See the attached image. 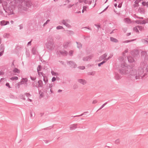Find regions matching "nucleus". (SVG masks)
<instances>
[{"label":"nucleus","mask_w":148,"mask_h":148,"mask_svg":"<svg viewBox=\"0 0 148 148\" xmlns=\"http://www.w3.org/2000/svg\"><path fill=\"white\" fill-rule=\"evenodd\" d=\"M121 68L119 69L120 73L121 74H128V78L130 80L134 81L135 80L139 79L140 76L137 74L136 70L132 69L128 70L127 67L125 65L121 64Z\"/></svg>","instance_id":"1"},{"label":"nucleus","mask_w":148,"mask_h":148,"mask_svg":"<svg viewBox=\"0 0 148 148\" xmlns=\"http://www.w3.org/2000/svg\"><path fill=\"white\" fill-rule=\"evenodd\" d=\"M32 3L29 1L24 3V5H19L18 10L19 12L21 13L23 11H26L27 10V8H30L31 6Z\"/></svg>","instance_id":"2"},{"label":"nucleus","mask_w":148,"mask_h":148,"mask_svg":"<svg viewBox=\"0 0 148 148\" xmlns=\"http://www.w3.org/2000/svg\"><path fill=\"white\" fill-rule=\"evenodd\" d=\"M46 48L47 49L50 51H52L55 47L53 41H50L45 44Z\"/></svg>","instance_id":"3"},{"label":"nucleus","mask_w":148,"mask_h":148,"mask_svg":"<svg viewBox=\"0 0 148 148\" xmlns=\"http://www.w3.org/2000/svg\"><path fill=\"white\" fill-rule=\"evenodd\" d=\"M67 64H69L70 65L71 67H73L75 68H76L77 66L76 64L73 61H67Z\"/></svg>","instance_id":"4"},{"label":"nucleus","mask_w":148,"mask_h":148,"mask_svg":"<svg viewBox=\"0 0 148 148\" xmlns=\"http://www.w3.org/2000/svg\"><path fill=\"white\" fill-rule=\"evenodd\" d=\"M28 79L27 78H22L21 81L20 82L21 83V84H23L25 85V86H27V82Z\"/></svg>","instance_id":"5"},{"label":"nucleus","mask_w":148,"mask_h":148,"mask_svg":"<svg viewBox=\"0 0 148 148\" xmlns=\"http://www.w3.org/2000/svg\"><path fill=\"white\" fill-rule=\"evenodd\" d=\"M79 124V123L74 124L70 125V129L71 130H74L77 128V126Z\"/></svg>","instance_id":"6"},{"label":"nucleus","mask_w":148,"mask_h":148,"mask_svg":"<svg viewBox=\"0 0 148 148\" xmlns=\"http://www.w3.org/2000/svg\"><path fill=\"white\" fill-rule=\"evenodd\" d=\"M6 12H7L9 15H11L14 14L13 10L10 7L8 8V9L6 11L5 10Z\"/></svg>","instance_id":"7"},{"label":"nucleus","mask_w":148,"mask_h":148,"mask_svg":"<svg viewBox=\"0 0 148 148\" xmlns=\"http://www.w3.org/2000/svg\"><path fill=\"white\" fill-rule=\"evenodd\" d=\"M108 54L107 53H105L103 55L100 56L99 58V61H101L103 59H105L106 57Z\"/></svg>","instance_id":"8"},{"label":"nucleus","mask_w":148,"mask_h":148,"mask_svg":"<svg viewBox=\"0 0 148 148\" xmlns=\"http://www.w3.org/2000/svg\"><path fill=\"white\" fill-rule=\"evenodd\" d=\"M92 57L93 56L92 55H90L88 56L83 57V60L84 61H88V60H90Z\"/></svg>","instance_id":"9"},{"label":"nucleus","mask_w":148,"mask_h":148,"mask_svg":"<svg viewBox=\"0 0 148 148\" xmlns=\"http://www.w3.org/2000/svg\"><path fill=\"white\" fill-rule=\"evenodd\" d=\"M77 81L79 83L83 85H85L87 83V82L86 80L82 79H79L77 80Z\"/></svg>","instance_id":"10"},{"label":"nucleus","mask_w":148,"mask_h":148,"mask_svg":"<svg viewBox=\"0 0 148 148\" xmlns=\"http://www.w3.org/2000/svg\"><path fill=\"white\" fill-rule=\"evenodd\" d=\"M41 69H42V67H41V66L40 65H39L37 68V72H38V74L39 75H40L39 74L40 73H41V75H42V74H43V73L42 72H39V71H41Z\"/></svg>","instance_id":"11"},{"label":"nucleus","mask_w":148,"mask_h":148,"mask_svg":"<svg viewBox=\"0 0 148 148\" xmlns=\"http://www.w3.org/2000/svg\"><path fill=\"white\" fill-rule=\"evenodd\" d=\"M59 52L60 54L64 56H66L68 54V52L65 50L63 51H60Z\"/></svg>","instance_id":"12"},{"label":"nucleus","mask_w":148,"mask_h":148,"mask_svg":"<svg viewBox=\"0 0 148 148\" xmlns=\"http://www.w3.org/2000/svg\"><path fill=\"white\" fill-rule=\"evenodd\" d=\"M43 77V81L45 82V84L47 83L48 82L47 77L45 76V74L43 73L41 75Z\"/></svg>","instance_id":"13"},{"label":"nucleus","mask_w":148,"mask_h":148,"mask_svg":"<svg viewBox=\"0 0 148 148\" xmlns=\"http://www.w3.org/2000/svg\"><path fill=\"white\" fill-rule=\"evenodd\" d=\"M127 59L128 61L130 63L133 62L134 61V59L131 56L127 57Z\"/></svg>","instance_id":"14"},{"label":"nucleus","mask_w":148,"mask_h":148,"mask_svg":"<svg viewBox=\"0 0 148 148\" xmlns=\"http://www.w3.org/2000/svg\"><path fill=\"white\" fill-rule=\"evenodd\" d=\"M141 55V56H144V57L145 58L147 56V53L146 51H143L142 52Z\"/></svg>","instance_id":"15"},{"label":"nucleus","mask_w":148,"mask_h":148,"mask_svg":"<svg viewBox=\"0 0 148 148\" xmlns=\"http://www.w3.org/2000/svg\"><path fill=\"white\" fill-rule=\"evenodd\" d=\"M76 43L77 45V48L80 49L82 47V44L80 42H76Z\"/></svg>","instance_id":"16"},{"label":"nucleus","mask_w":148,"mask_h":148,"mask_svg":"<svg viewBox=\"0 0 148 148\" xmlns=\"http://www.w3.org/2000/svg\"><path fill=\"white\" fill-rule=\"evenodd\" d=\"M70 43V42L69 41L67 42H65L63 45L64 48L66 49L68 46V45Z\"/></svg>","instance_id":"17"},{"label":"nucleus","mask_w":148,"mask_h":148,"mask_svg":"<svg viewBox=\"0 0 148 148\" xmlns=\"http://www.w3.org/2000/svg\"><path fill=\"white\" fill-rule=\"evenodd\" d=\"M64 21H62V23L63 25H65L68 28H70L71 27V26L69 24L67 23H66L65 22H64Z\"/></svg>","instance_id":"18"},{"label":"nucleus","mask_w":148,"mask_h":148,"mask_svg":"<svg viewBox=\"0 0 148 148\" xmlns=\"http://www.w3.org/2000/svg\"><path fill=\"white\" fill-rule=\"evenodd\" d=\"M38 87H42L43 86V82L42 80H39L38 82Z\"/></svg>","instance_id":"19"},{"label":"nucleus","mask_w":148,"mask_h":148,"mask_svg":"<svg viewBox=\"0 0 148 148\" xmlns=\"http://www.w3.org/2000/svg\"><path fill=\"white\" fill-rule=\"evenodd\" d=\"M114 77L115 79L116 80H119L121 78V76L117 73H115V75Z\"/></svg>","instance_id":"20"},{"label":"nucleus","mask_w":148,"mask_h":148,"mask_svg":"<svg viewBox=\"0 0 148 148\" xmlns=\"http://www.w3.org/2000/svg\"><path fill=\"white\" fill-rule=\"evenodd\" d=\"M110 39L111 41L114 42L116 43L118 42V40L112 37H111L110 38Z\"/></svg>","instance_id":"21"},{"label":"nucleus","mask_w":148,"mask_h":148,"mask_svg":"<svg viewBox=\"0 0 148 148\" xmlns=\"http://www.w3.org/2000/svg\"><path fill=\"white\" fill-rule=\"evenodd\" d=\"M13 72L14 73H18L20 72V70L16 68H14L13 70Z\"/></svg>","instance_id":"22"},{"label":"nucleus","mask_w":148,"mask_h":148,"mask_svg":"<svg viewBox=\"0 0 148 148\" xmlns=\"http://www.w3.org/2000/svg\"><path fill=\"white\" fill-rule=\"evenodd\" d=\"M32 53L34 54H36V51L35 47H33L32 49Z\"/></svg>","instance_id":"23"},{"label":"nucleus","mask_w":148,"mask_h":148,"mask_svg":"<svg viewBox=\"0 0 148 148\" xmlns=\"http://www.w3.org/2000/svg\"><path fill=\"white\" fill-rule=\"evenodd\" d=\"M138 12L141 14H144V10L143 8H139L138 9Z\"/></svg>","instance_id":"24"},{"label":"nucleus","mask_w":148,"mask_h":148,"mask_svg":"<svg viewBox=\"0 0 148 148\" xmlns=\"http://www.w3.org/2000/svg\"><path fill=\"white\" fill-rule=\"evenodd\" d=\"M10 36V34L5 33L3 35V36L5 38H8Z\"/></svg>","instance_id":"25"},{"label":"nucleus","mask_w":148,"mask_h":148,"mask_svg":"<svg viewBox=\"0 0 148 148\" xmlns=\"http://www.w3.org/2000/svg\"><path fill=\"white\" fill-rule=\"evenodd\" d=\"M136 39H132L131 40H126L124 41L123 42V43H128L131 42H132L133 41H134V40H135Z\"/></svg>","instance_id":"26"},{"label":"nucleus","mask_w":148,"mask_h":148,"mask_svg":"<svg viewBox=\"0 0 148 148\" xmlns=\"http://www.w3.org/2000/svg\"><path fill=\"white\" fill-rule=\"evenodd\" d=\"M88 112H84V113H83L82 114H80V115H76V116H72V117H75L80 116H81L83 115L84 114H85V113H88Z\"/></svg>","instance_id":"27"},{"label":"nucleus","mask_w":148,"mask_h":148,"mask_svg":"<svg viewBox=\"0 0 148 148\" xmlns=\"http://www.w3.org/2000/svg\"><path fill=\"white\" fill-rule=\"evenodd\" d=\"M95 71H93L91 72H88V75H91L92 76H94L95 74Z\"/></svg>","instance_id":"28"},{"label":"nucleus","mask_w":148,"mask_h":148,"mask_svg":"<svg viewBox=\"0 0 148 148\" xmlns=\"http://www.w3.org/2000/svg\"><path fill=\"white\" fill-rule=\"evenodd\" d=\"M18 79V78L17 76H14L10 78V79L12 80H17Z\"/></svg>","instance_id":"29"},{"label":"nucleus","mask_w":148,"mask_h":148,"mask_svg":"<svg viewBox=\"0 0 148 148\" xmlns=\"http://www.w3.org/2000/svg\"><path fill=\"white\" fill-rule=\"evenodd\" d=\"M53 86V84H49V87L48 88H45V90L47 92V90L49 89V88H51V87H52Z\"/></svg>","instance_id":"30"},{"label":"nucleus","mask_w":148,"mask_h":148,"mask_svg":"<svg viewBox=\"0 0 148 148\" xmlns=\"http://www.w3.org/2000/svg\"><path fill=\"white\" fill-rule=\"evenodd\" d=\"M5 48L4 45L3 44H1L0 46V49L1 50L4 51Z\"/></svg>","instance_id":"31"},{"label":"nucleus","mask_w":148,"mask_h":148,"mask_svg":"<svg viewBox=\"0 0 148 148\" xmlns=\"http://www.w3.org/2000/svg\"><path fill=\"white\" fill-rule=\"evenodd\" d=\"M106 62V61L104 60L102 62L99 63L98 64V66H101V65H103V64L105 63Z\"/></svg>","instance_id":"32"},{"label":"nucleus","mask_w":148,"mask_h":148,"mask_svg":"<svg viewBox=\"0 0 148 148\" xmlns=\"http://www.w3.org/2000/svg\"><path fill=\"white\" fill-rule=\"evenodd\" d=\"M108 101L104 103L103 104L101 107L99 108L98 109V110H99L101 109L102 108H103L104 106H105L107 103H108Z\"/></svg>","instance_id":"33"},{"label":"nucleus","mask_w":148,"mask_h":148,"mask_svg":"<svg viewBox=\"0 0 148 148\" xmlns=\"http://www.w3.org/2000/svg\"><path fill=\"white\" fill-rule=\"evenodd\" d=\"M67 33L69 34H74V32L72 31L71 30H67Z\"/></svg>","instance_id":"34"},{"label":"nucleus","mask_w":148,"mask_h":148,"mask_svg":"<svg viewBox=\"0 0 148 148\" xmlns=\"http://www.w3.org/2000/svg\"><path fill=\"white\" fill-rule=\"evenodd\" d=\"M56 29H64L63 27L62 26L59 25L57 26L56 27Z\"/></svg>","instance_id":"35"},{"label":"nucleus","mask_w":148,"mask_h":148,"mask_svg":"<svg viewBox=\"0 0 148 148\" xmlns=\"http://www.w3.org/2000/svg\"><path fill=\"white\" fill-rule=\"evenodd\" d=\"M137 27H138L137 26H136V27H134L133 28L134 31H135L137 33L139 32V31Z\"/></svg>","instance_id":"36"},{"label":"nucleus","mask_w":148,"mask_h":148,"mask_svg":"<svg viewBox=\"0 0 148 148\" xmlns=\"http://www.w3.org/2000/svg\"><path fill=\"white\" fill-rule=\"evenodd\" d=\"M73 53V50H71L69 52V55L71 56H72Z\"/></svg>","instance_id":"37"},{"label":"nucleus","mask_w":148,"mask_h":148,"mask_svg":"<svg viewBox=\"0 0 148 148\" xmlns=\"http://www.w3.org/2000/svg\"><path fill=\"white\" fill-rule=\"evenodd\" d=\"M50 20L49 19H48L46 22L44 24L43 26H45V25H47V23L50 21Z\"/></svg>","instance_id":"38"},{"label":"nucleus","mask_w":148,"mask_h":148,"mask_svg":"<svg viewBox=\"0 0 148 148\" xmlns=\"http://www.w3.org/2000/svg\"><path fill=\"white\" fill-rule=\"evenodd\" d=\"M142 4L144 6L146 5L147 7H148V4L147 3H146V2H142Z\"/></svg>","instance_id":"39"},{"label":"nucleus","mask_w":148,"mask_h":148,"mask_svg":"<svg viewBox=\"0 0 148 148\" xmlns=\"http://www.w3.org/2000/svg\"><path fill=\"white\" fill-rule=\"evenodd\" d=\"M62 21H64V22H65L66 23H69L70 22V20L68 19H65V20L63 19Z\"/></svg>","instance_id":"40"},{"label":"nucleus","mask_w":148,"mask_h":148,"mask_svg":"<svg viewBox=\"0 0 148 148\" xmlns=\"http://www.w3.org/2000/svg\"><path fill=\"white\" fill-rule=\"evenodd\" d=\"M140 24H145L146 22L145 20L141 21Z\"/></svg>","instance_id":"41"},{"label":"nucleus","mask_w":148,"mask_h":148,"mask_svg":"<svg viewBox=\"0 0 148 148\" xmlns=\"http://www.w3.org/2000/svg\"><path fill=\"white\" fill-rule=\"evenodd\" d=\"M78 68H79V69L82 70H84L85 69V67L84 66H79L78 67Z\"/></svg>","instance_id":"42"},{"label":"nucleus","mask_w":148,"mask_h":148,"mask_svg":"<svg viewBox=\"0 0 148 148\" xmlns=\"http://www.w3.org/2000/svg\"><path fill=\"white\" fill-rule=\"evenodd\" d=\"M6 23L5 21L3 20L1 21V25H4L3 24Z\"/></svg>","instance_id":"43"},{"label":"nucleus","mask_w":148,"mask_h":148,"mask_svg":"<svg viewBox=\"0 0 148 148\" xmlns=\"http://www.w3.org/2000/svg\"><path fill=\"white\" fill-rule=\"evenodd\" d=\"M120 141L119 140V139H117L115 140V143L116 144H118L119 143Z\"/></svg>","instance_id":"44"},{"label":"nucleus","mask_w":148,"mask_h":148,"mask_svg":"<svg viewBox=\"0 0 148 148\" xmlns=\"http://www.w3.org/2000/svg\"><path fill=\"white\" fill-rule=\"evenodd\" d=\"M5 86L8 87L9 88H11V87H10V84L9 83H6V84H5Z\"/></svg>","instance_id":"45"},{"label":"nucleus","mask_w":148,"mask_h":148,"mask_svg":"<svg viewBox=\"0 0 148 148\" xmlns=\"http://www.w3.org/2000/svg\"><path fill=\"white\" fill-rule=\"evenodd\" d=\"M78 86L76 84H74L73 86V88L74 89L77 88H78Z\"/></svg>","instance_id":"46"},{"label":"nucleus","mask_w":148,"mask_h":148,"mask_svg":"<svg viewBox=\"0 0 148 148\" xmlns=\"http://www.w3.org/2000/svg\"><path fill=\"white\" fill-rule=\"evenodd\" d=\"M141 0H136L135 1L134 3L136 4H138V3L140 2Z\"/></svg>","instance_id":"47"},{"label":"nucleus","mask_w":148,"mask_h":148,"mask_svg":"<svg viewBox=\"0 0 148 148\" xmlns=\"http://www.w3.org/2000/svg\"><path fill=\"white\" fill-rule=\"evenodd\" d=\"M140 21H141L139 20H137L136 21H135V23L137 24H140Z\"/></svg>","instance_id":"48"},{"label":"nucleus","mask_w":148,"mask_h":148,"mask_svg":"<svg viewBox=\"0 0 148 148\" xmlns=\"http://www.w3.org/2000/svg\"><path fill=\"white\" fill-rule=\"evenodd\" d=\"M30 79L33 81H34L36 79V77H33L32 76H30Z\"/></svg>","instance_id":"49"},{"label":"nucleus","mask_w":148,"mask_h":148,"mask_svg":"<svg viewBox=\"0 0 148 148\" xmlns=\"http://www.w3.org/2000/svg\"><path fill=\"white\" fill-rule=\"evenodd\" d=\"M119 60L121 61H123V59H124V58H123V57L122 56H120V57L119 58Z\"/></svg>","instance_id":"50"},{"label":"nucleus","mask_w":148,"mask_h":148,"mask_svg":"<svg viewBox=\"0 0 148 148\" xmlns=\"http://www.w3.org/2000/svg\"><path fill=\"white\" fill-rule=\"evenodd\" d=\"M111 57H111V56H110L109 57H108V58H105L104 59V60H105V61H106V62L108 60H109L111 58Z\"/></svg>","instance_id":"51"},{"label":"nucleus","mask_w":148,"mask_h":148,"mask_svg":"<svg viewBox=\"0 0 148 148\" xmlns=\"http://www.w3.org/2000/svg\"><path fill=\"white\" fill-rule=\"evenodd\" d=\"M32 40H31L30 41H29L28 42L27 44V46H30L31 45V42H32Z\"/></svg>","instance_id":"52"},{"label":"nucleus","mask_w":148,"mask_h":148,"mask_svg":"<svg viewBox=\"0 0 148 148\" xmlns=\"http://www.w3.org/2000/svg\"><path fill=\"white\" fill-rule=\"evenodd\" d=\"M21 98L24 100H25V95H22L21 97Z\"/></svg>","instance_id":"53"},{"label":"nucleus","mask_w":148,"mask_h":148,"mask_svg":"<svg viewBox=\"0 0 148 148\" xmlns=\"http://www.w3.org/2000/svg\"><path fill=\"white\" fill-rule=\"evenodd\" d=\"M21 84V83L20 82H18L17 84V86L18 88H20V85L22 84Z\"/></svg>","instance_id":"54"},{"label":"nucleus","mask_w":148,"mask_h":148,"mask_svg":"<svg viewBox=\"0 0 148 148\" xmlns=\"http://www.w3.org/2000/svg\"><path fill=\"white\" fill-rule=\"evenodd\" d=\"M137 27L139 28L140 30H141L143 28V27L140 26H137Z\"/></svg>","instance_id":"55"},{"label":"nucleus","mask_w":148,"mask_h":148,"mask_svg":"<svg viewBox=\"0 0 148 148\" xmlns=\"http://www.w3.org/2000/svg\"><path fill=\"white\" fill-rule=\"evenodd\" d=\"M88 7L86 6H84L83 7V9L84 11H86V9Z\"/></svg>","instance_id":"56"},{"label":"nucleus","mask_w":148,"mask_h":148,"mask_svg":"<svg viewBox=\"0 0 148 148\" xmlns=\"http://www.w3.org/2000/svg\"><path fill=\"white\" fill-rule=\"evenodd\" d=\"M139 6V5L138 4H136L135 3V4L133 5V7L134 8H135L138 7Z\"/></svg>","instance_id":"57"},{"label":"nucleus","mask_w":148,"mask_h":148,"mask_svg":"<svg viewBox=\"0 0 148 148\" xmlns=\"http://www.w3.org/2000/svg\"><path fill=\"white\" fill-rule=\"evenodd\" d=\"M95 26H96L98 29L101 28L100 26L99 25H97L96 24H95Z\"/></svg>","instance_id":"58"},{"label":"nucleus","mask_w":148,"mask_h":148,"mask_svg":"<svg viewBox=\"0 0 148 148\" xmlns=\"http://www.w3.org/2000/svg\"><path fill=\"white\" fill-rule=\"evenodd\" d=\"M85 28L87 29H89V30H92L91 28L89 27H82V29H85Z\"/></svg>","instance_id":"59"},{"label":"nucleus","mask_w":148,"mask_h":148,"mask_svg":"<svg viewBox=\"0 0 148 148\" xmlns=\"http://www.w3.org/2000/svg\"><path fill=\"white\" fill-rule=\"evenodd\" d=\"M33 112L32 111L30 112V116H31V117H34L35 116V114L34 113V116H33V115H32Z\"/></svg>","instance_id":"60"},{"label":"nucleus","mask_w":148,"mask_h":148,"mask_svg":"<svg viewBox=\"0 0 148 148\" xmlns=\"http://www.w3.org/2000/svg\"><path fill=\"white\" fill-rule=\"evenodd\" d=\"M122 2L119 3L118 5V7L119 8H121L122 7Z\"/></svg>","instance_id":"61"},{"label":"nucleus","mask_w":148,"mask_h":148,"mask_svg":"<svg viewBox=\"0 0 148 148\" xmlns=\"http://www.w3.org/2000/svg\"><path fill=\"white\" fill-rule=\"evenodd\" d=\"M56 80V78L54 77H53L52 78V79L51 80L52 82H54Z\"/></svg>","instance_id":"62"},{"label":"nucleus","mask_w":148,"mask_h":148,"mask_svg":"<svg viewBox=\"0 0 148 148\" xmlns=\"http://www.w3.org/2000/svg\"><path fill=\"white\" fill-rule=\"evenodd\" d=\"M19 26L20 27V29H22L23 28V25L22 24L19 25Z\"/></svg>","instance_id":"63"},{"label":"nucleus","mask_w":148,"mask_h":148,"mask_svg":"<svg viewBox=\"0 0 148 148\" xmlns=\"http://www.w3.org/2000/svg\"><path fill=\"white\" fill-rule=\"evenodd\" d=\"M123 30L124 32H125L127 30V28H123Z\"/></svg>","instance_id":"64"}]
</instances>
